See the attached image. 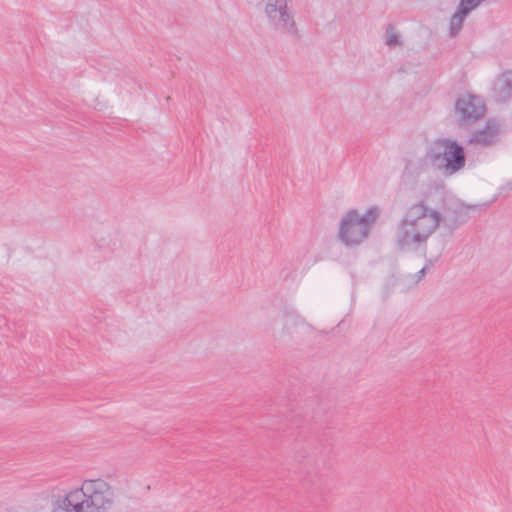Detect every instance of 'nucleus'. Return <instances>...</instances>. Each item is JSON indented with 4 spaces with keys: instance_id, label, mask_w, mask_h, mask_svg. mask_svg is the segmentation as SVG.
Wrapping results in <instances>:
<instances>
[{
    "instance_id": "nucleus-10",
    "label": "nucleus",
    "mask_w": 512,
    "mask_h": 512,
    "mask_svg": "<svg viewBox=\"0 0 512 512\" xmlns=\"http://www.w3.org/2000/svg\"><path fill=\"white\" fill-rule=\"evenodd\" d=\"M469 15L461 7H457L456 11L451 15L448 23V32L450 37H455L462 29L466 17Z\"/></svg>"
},
{
    "instance_id": "nucleus-7",
    "label": "nucleus",
    "mask_w": 512,
    "mask_h": 512,
    "mask_svg": "<svg viewBox=\"0 0 512 512\" xmlns=\"http://www.w3.org/2000/svg\"><path fill=\"white\" fill-rule=\"evenodd\" d=\"M500 125L495 120H490L486 125L475 131L469 139L470 144L487 147L498 141Z\"/></svg>"
},
{
    "instance_id": "nucleus-6",
    "label": "nucleus",
    "mask_w": 512,
    "mask_h": 512,
    "mask_svg": "<svg viewBox=\"0 0 512 512\" xmlns=\"http://www.w3.org/2000/svg\"><path fill=\"white\" fill-rule=\"evenodd\" d=\"M455 113L461 123H474L485 113L484 101L475 95H462L456 101Z\"/></svg>"
},
{
    "instance_id": "nucleus-9",
    "label": "nucleus",
    "mask_w": 512,
    "mask_h": 512,
    "mask_svg": "<svg viewBox=\"0 0 512 512\" xmlns=\"http://www.w3.org/2000/svg\"><path fill=\"white\" fill-rule=\"evenodd\" d=\"M494 92L500 101H506L512 96V73L500 74L494 82Z\"/></svg>"
},
{
    "instance_id": "nucleus-1",
    "label": "nucleus",
    "mask_w": 512,
    "mask_h": 512,
    "mask_svg": "<svg viewBox=\"0 0 512 512\" xmlns=\"http://www.w3.org/2000/svg\"><path fill=\"white\" fill-rule=\"evenodd\" d=\"M444 224L450 233L457 229L461 221L457 217L446 219L437 209L424 200L409 205L397 222L394 240L400 250H416L425 247L428 240Z\"/></svg>"
},
{
    "instance_id": "nucleus-2",
    "label": "nucleus",
    "mask_w": 512,
    "mask_h": 512,
    "mask_svg": "<svg viewBox=\"0 0 512 512\" xmlns=\"http://www.w3.org/2000/svg\"><path fill=\"white\" fill-rule=\"evenodd\" d=\"M116 504L114 487L103 478L85 479L53 502L51 512H109Z\"/></svg>"
},
{
    "instance_id": "nucleus-3",
    "label": "nucleus",
    "mask_w": 512,
    "mask_h": 512,
    "mask_svg": "<svg viewBox=\"0 0 512 512\" xmlns=\"http://www.w3.org/2000/svg\"><path fill=\"white\" fill-rule=\"evenodd\" d=\"M379 216L380 209L376 206L368 208L363 215L356 209H350L339 222V241L348 248L358 247L368 238Z\"/></svg>"
},
{
    "instance_id": "nucleus-5",
    "label": "nucleus",
    "mask_w": 512,
    "mask_h": 512,
    "mask_svg": "<svg viewBox=\"0 0 512 512\" xmlns=\"http://www.w3.org/2000/svg\"><path fill=\"white\" fill-rule=\"evenodd\" d=\"M264 13L270 26L276 31L299 36L294 12L288 0H267Z\"/></svg>"
},
{
    "instance_id": "nucleus-12",
    "label": "nucleus",
    "mask_w": 512,
    "mask_h": 512,
    "mask_svg": "<svg viewBox=\"0 0 512 512\" xmlns=\"http://www.w3.org/2000/svg\"><path fill=\"white\" fill-rule=\"evenodd\" d=\"M400 43L399 36L395 32L394 28L389 25L386 29V44L390 47L396 46Z\"/></svg>"
},
{
    "instance_id": "nucleus-8",
    "label": "nucleus",
    "mask_w": 512,
    "mask_h": 512,
    "mask_svg": "<svg viewBox=\"0 0 512 512\" xmlns=\"http://www.w3.org/2000/svg\"><path fill=\"white\" fill-rule=\"evenodd\" d=\"M300 329L310 332L313 330V327L301 315L295 312H287L283 321L282 333L284 335L293 336L297 334Z\"/></svg>"
},
{
    "instance_id": "nucleus-11",
    "label": "nucleus",
    "mask_w": 512,
    "mask_h": 512,
    "mask_svg": "<svg viewBox=\"0 0 512 512\" xmlns=\"http://www.w3.org/2000/svg\"><path fill=\"white\" fill-rule=\"evenodd\" d=\"M485 0H460L458 6L469 14L477 9Z\"/></svg>"
},
{
    "instance_id": "nucleus-13",
    "label": "nucleus",
    "mask_w": 512,
    "mask_h": 512,
    "mask_svg": "<svg viewBox=\"0 0 512 512\" xmlns=\"http://www.w3.org/2000/svg\"><path fill=\"white\" fill-rule=\"evenodd\" d=\"M418 274H419V279H420L422 276H424V274H425V268H422V269L418 272Z\"/></svg>"
},
{
    "instance_id": "nucleus-4",
    "label": "nucleus",
    "mask_w": 512,
    "mask_h": 512,
    "mask_svg": "<svg viewBox=\"0 0 512 512\" xmlns=\"http://www.w3.org/2000/svg\"><path fill=\"white\" fill-rule=\"evenodd\" d=\"M427 160L446 174H454L466 163L463 148L449 139L434 141L426 154Z\"/></svg>"
}]
</instances>
